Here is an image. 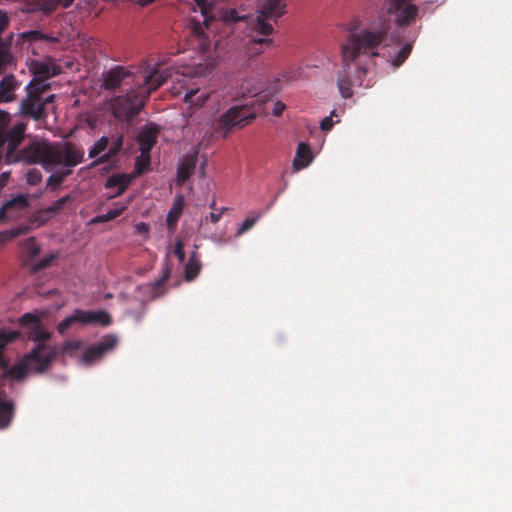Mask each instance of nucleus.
<instances>
[{"label": "nucleus", "mask_w": 512, "mask_h": 512, "mask_svg": "<svg viewBox=\"0 0 512 512\" xmlns=\"http://www.w3.org/2000/svg\"><path fill=\"white\" fill-rule=\"evenodd\" d=\"M85 150L72 142L48 143L34 141L20 151H16L13 161H22L28 164H40L46 170L62 167L72 171L74 167L84 161Z\"/></svg>", "instance_id": "f257e3e1"}, {"label": "nucleus", "mask_w": 512, "mask_h": 512, "mask_svg": "<svg viewBox=\"0 0 512 512\" xmlns=\"http://www.w3.org/2000/svg\"><path fill=\"white\" fill-rule=\"evenodd\" d=\"M14 409V402L8 398L6 391L0 388V428H5L10 424Z\"/></svg>", "instance_id": "6ab92c4d"}, {"label": "nucleus", "mask_w": 512, "mask_h": 512, "mask_svg": "<svg viewBox=\"0 0 512 512\" xmlns=\"http://www.w3.org/2000/svg\"><path fill=\"white\" fill-rule=\"evenodd\" d=\"M28 205L27 197L22 194L7 201L0 208V223L19 218L21 213L27 209Z\"/></svg>", "instance_id": "4468645a"}, {"label": "nucleus", "mask_w": 512, "mask_h": 512, "mask_svg": "<svg viewBox=\"0 0 512 512\" xmlns=\"http://www.w3.org/2000/svg\"><path fill=\"white\" fill-rule=\"evenodd\" d=\"M284 7L281 0H266L261 6L260 15L251 23V31L254 34L246 45L249 56H257L263 52L264 47L272 45V39L266 38L274 31L268 20L274 19L276 22L284 14Z\"/></svg>", "instance_id": "20e7f679"}, {"label": "nucleus", "mask_w": 512, "mask_h": 512, "mask_svg": "<svg viewBox=\"0 0 512 512\" xmlns=\"http://www.w3.org/2000/svg\"><path fill=\"white\" fill-rule=\"evenodd\" d=\"M41 180V173L38 170H33L28 173L27 181L32 185H36Z\"/></svg>", "instance_id": "a18cd8bd"}, {"label": "nucleus", "mask_w": 512, "mask_h": 512, "mask_svg": "<svg viewBox=\"0 0 512 512\" xmlns=\"http://www.w3.org/2000/svg\"><path fill=\"white\" fill-rule=\"evenodd\" d=\"M75 323H79L81 325L99 324L101 326H108L111 324V317L106 311H85L75 309L72 315L66 317L57 325V331L59 334L64 335Z\"/></svg>", "instance_id": "6e6552de"}, {"label": "nucleus", "mask_w": 512, "mask_h": 512, "mask_svg": "<svg viewBox=\"0 0 512 512\" xmlns=\"http://www.w3.org/2000/svg\"><path fill=\"white\" fill-rule=\"evenodd\" d=\"M410 52H411V46L410 45L403 46L398 51V54H397L396 58L393 60V65L394 66H400L406 60V58L408 57Z\"/></svg>", "instance_id": "58836bf2"}, {"label": "nucleus", "mask_w": 512, "mask_h": 512, "mask_svg": "<svg viewBox=\"0 0 512 512\" xmlns=\"http://www.w3.org/2000/svg\"><path fill=\"white\" fill-rule=\"evenodd\" d=\"M20 87L13 74L4 76L0 81V102L8 103L16 99L15 92Z\"/></svg>", "instance_id": "f3484780"}, {"label": "nucleus", "mask_w": 512, "mask_h": 512, "mask_svg": "<svg viewBox=\"0 0 512 512\" xmlns=\"http://www.w3.org/2000/svg\"><path fill=\"white\" fill-rule=\"evenodd\" d=\"M33 74V79L42 84H48L47 80L57 76L62 72V68L56 63L52 57H46L43 60L32 61L29 67Z\"/></svg>", "instance_id": "f8f14e48"}, {"label": "nucleus", "mask_w": 512, "mask_h": 512, "mask_svg": "<svg viewBox=\"0 0 512 512\" xmlns=\"http://www.w3.org/2000/svg\"><path fill=\"white\" fill-rule=\"evenodd\" d=\"M18 337L19 332L17 331L0 330V343L3 344L4 348L7 344L14 342Z\"/></svg>", "instance_id": "e433bc0d"}, {"label": "nucleus", "mask_w": 512, "mask_h": 512, "mask_svg": "<svg viewBox=\"0 0 512 512\" xmlns=\"http://www.w3.org/2000/svg\"><path fill=\"white\" fill-rule=\"evenodd\" d=\"M343 61V68L338 74L337 85L341 95L344 98H350L353 95L352 86L362 84L363 76L367 69L360 63Z\"/></svg>", "instance_id": "9d476101"}, {"label": "nucleus", "mask_w": 512, "mask_h": 512, "mask_svg": "<svg viewBox=\"0 0 512 512\" xmlns=\"http://www.w3.org/2000/svg\"><path fill=\"white\" fill-rule=\"evenodd\" d=\"M4 347H3V344L0 343V366L3 368V369H7L8 368V362L7 360L5 359V356H4Z\"/></svg>", "instance_id": "3c124183"}, {"label": "nucleus", "mask_w": 512, "mask_h": 512, "mask_svg": "<svg viewBox=\"0 0 512 512\" xmlns=\"http://www.w3.org/2000/svg\"><path fill=\"white\" fill-rule=\"evenodd\" d=\"M28 228L27 227H19L16 229H13L9 232V239H12L14 237H17L19 235L27 233Z\"/></svg>", "instance_id": "09e8293b"}, {"label": "nucleus", "mask_w": 512, "mask_h": 512, "mask_svg": "<svg viewBox=\"0 0 512 512\" xmlns=\"http://www.w3.org/2000/svg\"><path fill=\"white\" fill-rule=\"evenodd\" d=\"M261 212H255L252 217L246 218L237 230V236L243 235L250 230L255 223L260 219Z\"/></svg>", "instance_id": "c9c22d12"}, {"label": "nucleus", "mask_w": 512, "mask_h": 512, "mask_svg": "<svg viewBox=\"0 0 512 512\" xmlns=\"http://www.w3.org/2000/svg\"><path fill=\"white\" fill-rule=\"evenodd\" d=\"M73 2L74 0H36L38 9L47 14L52 13L54 10H56L58 6L67 8Z\"/></svg>", "instance_id": "393cba45"}, {"label": "nucleus", "mask_w": 512, "mask_h": 512, "mask_svg": "<svg viewBox=\"0 0 512 512\" xmlns=\"http://www.w3.org/2000/svg\"><path fill=\"white\" fill-rule=\"evenodd\" d=\"M333 116H336L335 114V111L331 112V115L328 116V117H325L321 123H320V128L323 130V131H329L331 130V128L333 127L334 125V122H333Z\"/></svg>", "instance_id": "c03bdc74"}, {"label": "nucleus", "mask_w": 512, "mask_h": 512, "mask_svg": "<svg viewBox=\"0 0 512 512\" xmlns=\"http://www.w3.org/2000/svg\"><path fill=\"white\" fill-rule=\"evenodd\" d=\"M109 145V139L106 136L99 138L89 149V158H96L103 153Z\"/></svg>", "instance_id": "7c9ffc66"}, {"label": "nucleus", "mask_w": 512, "mask_h": 512, "mask_svg": "<svg viewBox=\"0 0 512 512\" xmlns=\"http://www.w3.org/2000/svg\"><path fill=\"white\" fill-rule=\"evenodd\" d=\"M388 27L382 25L377 30L363 29L347 36L345 43L341 45L342 59L346 62L360 63L359 56H377L375 52L384 41Z\"/></svg>", "instance_id": "39448f33"}, {"label": "nucleus", "mask_w": 512, "mask_h": 512, "mask_svg": "<svg viewBox=\"0 0 512 512\" xmlns=\"http://www.w3.org/2000/svg\"><path fill=\"white\" fill-rule=\"evenodd\" d=\"M206 89L192 88L185 93L184 101L195 108L202 107L209 97Z\"/></svg>", "instance_id": "4be33fe9"}, {"label": "nucleus", "mask_w": 512, "mask_h": 512, "mask_svg": "<svg viewBox=\"0 0 512 512\" xmlns=\"http://www.w3.org/2000/svg\"><path fill=\"white\" fill-rule=\"evenodd\" d=\"M123 141L124 137L122 134L118 135L113 143L112 146L109 148V150L104 153L103 155L99 156L96 160H94L91 163V167H96L98 165L107 163L108 161L112 160L115 156L119 154V152L122 150L123 147Z\"/></svg>", "instance_id": "aec40b11"}, {"label": "nucleus", "mask_w": 512, "mask_h": 512, "mask_svg": "<svg viewBox=\"0 0 512 512\" xmlns=\"http://www.w3.org/2000/svg\"><path fill=\"white\" fill-rule=\"evenodd\" d=\"M132 76V73L123 66H114L102 74V87L105 90H115Z\"/></svg>", "instance_id": "2eb2a0df"}, {"label": "nucleus", "mask_w": 512, "mask_h": 512, "mask_svg": "<svg viewBox=\"0 0 512 512\" xmlns=\"http://www.w3.org/2000/svg\"><path fill=\"white\" fill-rule=\"evenodd\" d=\"M410 1L385 0L387 13L395 16L396 24L400 27L411 25L418 15V7Z\"/></svg>", "instance_id": "9b49d317"}, {"label": "nucleus", "mask_w": 512, "mask_h": 512, "mask_svg": "<svg viewBox=\"0 0 512 512\" xmlns=\"http://www.w3.org/2000/svg\"><path fill=\"white\" fill-rule=\"evenodd\" d=\"M137 230L139 232H142V231L147 232L148 231V226L145 223H140V224L137 225Z\"/></svg>", "instance_id": "5fc2aeb1"}, {"label": "nucleus", "mask_w": 512, "mask_h": 512, "mask_svg": "<svg viewBox=\"0 0 512 512\" xmlns=\"http://www.w3.org/2000/svg\"><path fill=\"white\" fill-rule=\"evenodd\" d=\"M50 88V84L31 80L26 86V96L20 102L19 113L34 120H45L48 113L43 107L41 94H45Z\"/></svg>", "instance_id": "423d86ee"}, {"label": "nucleus", "mask_w": 512, "mask_h": 512, "mask_svg": "<svg viewBox=\"0 0 512 512\" xmlns=\"http://www.w3.org/2000/svg\"><path fill=\"white\" fill-rule=\"evenodd\" d=\"M214 207H215V202H213V203L211 204V208H214Z\"/></svg>", "instance_id": "6e6d98bb"}, {"label": "nucleus", "mask_w": 512, "mask_h": 512, "mask_svg": "<svg viewBox=\"0 0 512 512\" xmlns=\"http://www.w3.org/2000/svg\"><path fill=\"white\" fill-rule=\"evenodd\" d=\"M225 210V208H222V210L218 213L216 212H211L209 217H210V220L213 222V223H217L221 217H222V213L223 211Z\"/></svg>", "instance_id": "864d4df0"}, {"label": "nucleus", "mask_w": 512, "mask_h": 512, "mask_svg": "<svg viewBox=\"0 0 512 512\" xmlns=\"http://www.w3.org/2000/svg\"><path fill=\"white\" fill-rule=\"evenodd\" d=\"M72 201L73 198L70 195L63 196L56 200L55 202H53L49 207H47L44 210V213L56 214L60 212L67 203H70Z\"/></svg>", "instance_id": "473e14b6"}, {"label": "nucleus", "mask_w": 512, "mask_h": 512, "mask_svg": "<svg viewBox=\"0 0 512 512\" xmlns=\"http://www.w3.org/2000/svg\"><path fill=\"white\" fill-rule=\"evenodd\" d=\"M135 175L131 174H125V173H118L113 174L106 180L105 188L111 189V188H117V191L115 194H113L111 197H117L124 193L126 188L130 185L132 180L134 179Z\"/></svg>", "instance_id": "a211bd4d"}, {"label": "nucleus", "mask_w": 512, "mask_h": 512, "mask_svg": "<svg viewBox=\"0 0 512 512\" xmlns=\"http://www.w3.org/2000/svg\"><path fill=\"white\" fill-rule=\"evenodd\" d=\"M71 174H72V171H69V170L62 169L60 171H57L48 177L47 185L58 187L64 182L66 177H68Z\"/></svg>", "instance_id": "2f4dec72"}, {"label": "nucleus", "mask_w": 512, "mask_h": 512, "mask_svg": "<svg viewBox=\"0 0 512 512\" xmlns=\"http://www.w3.org/2000/svg\"><path fill=\"white\" fill-rule=\"evenodd\" d=\"M8 122V113H0V161L3 159L6 145L7 162H12L15 152L24 139L27 125L24 122H19L13 127L7 128Z\"/></svg>", "instance_id": "0eeeda50"}, {"label": "nucleus", "mask_w": 512, "mask_h": 512, "mask_svg": "<svg viewBox=\"0 0 512 512\" xmlns=\"http://www.w3.org/2000/svg\"><path fill=\"white\" fill-rule=\"evenodd\" d=\"M21 324L29 328L28 337L36 346L21 362L8 369L7 374L17 380L25 378L29 369L37 373L46 371L57 357L56 348L45 344L51 338V333L44 329L37 315L24 314Z\"/></svg>", "instance_id": "f03ea898"}, {"label": "nucleus", "mask_w": 512, "mask_h": 512, "mask_svg": "<svg viewBox=\"0 0 512 512\" xmlns=\"http://www.w3.org/2000/svg\"><path fill=\"white\" fill-rule=\"evenodd\" d=\"M255 118L254 111L246 106H233L223 113L216 121V130H223L225 134L233 128H242Z\"/></svg>", "instance_id": "1a4fd4ad"}, {"label": "nucleus", "mask_w": 512, "mask_h": 512, "mask_svg": "<svg viewBox=\"0 0 512 512\" xmlns=\"http://www.w3.org/2000/svg\"><path fill=\"white\" fill-rule=\"evenodd\" d=\"M171 274V266L169 262L166 260L163 267H162V275L159 279L154 281L152 283V289L157 292L158 289H160L164 283L168 280Z\"/></svg>", "instance_id": "f704fd0d"}, {"label": "nucleus", "mask_w": 512, "mask_h": 512, "mask_svg": "<svg viewBox=\"0 0 512 512\" xmlns=\"http://www.w3.org/2000/svg\"><path fill=\"white\" fill-rule=\"evenodd\" d=\"M170 76L168 70H153L145 77L144 84L147 87L145 92L132 89L125 95L116 96L110 100L109 107L112 115L120 121L131 122L140 113L145 99L163 85Z\"/></svg>", "instance_id": "7ed1b4c3"}, {"label": "nucleus", "mask_w": 512, "mask_h": 512, "mask_svg": "<svg viewBox=\"0 0 512 512\" xmlns=\"http://www.w3.org/2000/svg\"><path fill=\"white\" fill-rule=\"evenodd\" d=\"M57 255L55 254H50L48 256H45L43 259H41L40 261H38L37 263H34L32 265V271L33 272H38L40 270H43L47 267H49L52 262L56 259Z\"/></svg>", "instance_id": "4c0bfd02"}, {"label": "nucleus", "mask_w": 512, "mask_h": 512, "mask_svg": "<svg viewBox=\"0 0 512 512\" xmlns=\"http://www.w3.org/2000/svg\"><path fill=\"white\" fill-rule=\"evenodd\" d=\"M196 165L194 158L184 160L177 169V182L178 184H184L190 176L193 174Z\"/></svg>", "instance_id": "b1692460"}, {"label": "nucleus", "mask_w": 512, "mask_h": 512, "mask_svg": "<svg viewBox=\"0 0 512 512\" xmlns=\"http://www.w3.org/2000/svg\"><path fill=\"white\" fill-rule=\"evenodd\" d=\"M118 343L117 337L106 335L97 344L89 347L82 356V361L86 365H90L100 360L103 355L112 350Z\"/></svg>", "instance_id": "ddd939ff"}, {"label": "nucleus", "mask_w": 512, "mask_h": 512, "mask_svg": "<svg viewBox=\"0 0 512 512\" xmlns=\"http://www.w3.org/2000/svg\"><path fill=\"white\" fill-rule=\"evenodd\" d=\"M80 347V342L78 341H66L63 344V350L69 351V350H77Z\"/></svg>", "instance_id": "de8ad7c7"}, {"label": "nucleus", "mask_w": 512, "mask_h": 512, "mask_svg": "<svg viewBox=\"0 0 512 512\" xmlns=\"http://www.w3.org/2000/svg\"><path fill=\"white\" fill-rule=\"evenodd\" d=\"M202 269V263L200 261V256L196 250H194L190 257L188 262L185 265L184 269V277L185 280L190 282L193 281L201 272Z\"/></svg>", "instance_id": "412c9836"}, {"label": "nucleus", "mask_w": 512, "mask_h": 512, "mask_svg": "<svg viewBox=\"0 0 512 512\" xmlns=\"http://www.w3.org/2000/svg\"><path fill=\"white\" fill-rule=\"evenodd\" d=\"M8 22V17L0 10V34L6 29Z\"/></svg>", "instance_id": "8fccbe9b"}, {"label": "nucleus", "mask_w": 512, "mask_h": 512, "mask_svg": "<svg viewBox=\"0 0 512 512\" xmlns=\"http://www.w3.org/2000/svg\"><path fill=\"white\" fill-rule=\"evenodd\" d=\"M22 249L24 254L29 258V260H33L41 252V248L36 243L34 238H29L25 240L22 244Z\"/></svg>", "instance_id": "c756f323"}, {"label": "nucleus", "mask_w": 512, "mask_h": 512, "mask_svg": "<svg viewBox=\"0 0 512 512\" xmlns=\"http://www.w3.org/2000/svg\"><path fill=\"white\" fill-rule=\"evenodd\" d=\"M197 8L200 10L204 20L203 23L209 27L210 23L215 19L213 6L208 0H194Z\"/></svg>", "instance_id": "bb28decb"}, {"label": "nucleus", "mask_w": 512, "mask_h": 512, "mask_svg": "<svg viewBox=\"0 0 512 512\" xmlns=\"http://www.w3.org/2000/svg\"><path fill=\"white\" fill-rule=\"evenodd\" d=\"M22 38L29 42L46 41L51 43L58 42V38L52 35L43 33L40 30H30L22 33Z\"/></svg>", "instance_id": "a878e982"}, {"label": "nucleus", "mask_w": 512, "mask_h": 512, "mask_svg": "<svg viewBox=\"0 0 512 512\" xmlns=\"http://www.w3.org/2000/svg\"><path fill=\"white\" fill-rule=\"evenodd\" d=\"M173 252L180 263H183L185 261L184 243L182 242V240L176 241Z\"/></svg>", "instance_id": "37998d69"}, {"label": "nucleus", "mask_w": 512, "mask_h": 512, "mask_svg": "<svg viewBox=\"0 0 512 512\" xmlns=\"http://www.w3.org/2000/svg\"><path fill=\"white\" fill-rule=\"evenodd\" d=\"M10 53L0 43V73L5 69L6 64L10 61Z\"/></svg>", "instance_id": "79ce46f5"}, {"label": "nucleus", "mask_w": 512, "mask_h": 512, "mask_svg": "<svg viewBox=\"0 0 512 512\" xmlns=\"http://www.w3.org/2000/svg\"><path fill=\"white\" fill-rule=\"evenodd\" d=\"M151 163V152L140 150V156L135 160V171L132 175L139 176L148 169Z\"/></svg>", "instance_id": "cd10ccee"}, {"label": "nucleus", "mask_w": 512, "mask_h": 512, "mask_svg": "<svg viewBox=\"0 0 512 512\" xmlns=\"http://www.w3.org/2000/svg\"><path fill=\"white\" fill-rule=\"evenodd\" d=\"M194 33L199 40V46L201 49H206L209 46L208 36L205 35L200 26L194 28Z\"/></svg>", "instance_id": "ea45409f"}, {"label": "nucleus", "mask_w": 512, "mask_h": 512, "mask_svg": "<svg viewBox=\"0 0 512 512\" xmlns=\"http://www.w3.org/2000/svg\"><path fill=\"white\" fill-rule=\"evenodd\" d=\"M159 127L154 123L145 125L137 136V143L139 144V150L150 151L157 143L159 135Z\"/></svg>", "instance_id": "dca6fc26"}, {"label": "nucleus", "mask_w": 512, "mask_h": 512, "mask_svg": "<svg viewBox=\"0 0 512 512\" xmlns=\"http://www.w3.org/2000/svg\"><path fill=\"white\" fill-rule=\"evenodd\" d=\"M183 210V198L181 196L177 197L175 200L172 209L169 211L167 215V225L169 228H172L176 225L181 213Z\"/></svg>", "instance_id": "c85d7f7f"}, {"label": "nucleus", "mask_w": 512, "mask_h": 512, "mask_svg": "<svg viewBox=\"0 0 512 512\" xmlns=\"http://www.w3.org/2000/svg\"><path fill=\"white\" fill-rule=\"evenodd\" d=\"M125 209H126L125 205L117 203V204H115V206L113 208L109 209L106 214L99 216L97 221L104 222V221L113 220V219L117 218L118 216H120L124 212Z\"/></svg>", "instance_id": "72a5a7b5"}, {"label": "nucleus", "mask_w": 512, "mask_h": 512, "mask_svg": "<svg viewBox=\"0 0 512 512\" xmlns=\"http://www.w3.org/2000/svg\"><path fill=\"white\" fill-rule=\"evenodd\" d=\"M221 17L226 23H234L243 19V17L238 16L237 11L234 9L224 11Z\"/></svg>", "instance_id": "a19ab883"}, {"label": "nucleus", "mask_w": 512, "mask_h": 512, "mask_svg": "<svg viewBox=\"0 0 512 512\" xmlns=\"http://www.w3.org/2000/svg\"><path fill=\"white\" fill-rule=\"evenodd\" d=\"M44 94H41V101L43 102V107L46 109V106L53 103L55 100V95L50 94L46 97L43 96Z\"/></svg>", "instance_id": "603ef678"}, {"label": "nucleus", "mask_w": 512, "mask_h": 512, "mask_svg": "<svg viewBox=\"0 0 512 512\" xmlns=\"http://www.w3.org/2000/svg\"><path fill=\"white\" fill-rule=\"evenodd\" d=\"M285 108H286V106L284 103L277 101L273 105L272 114L274 116H280Z\"/></svg>", "instance_id": "49530a36"}, {"label": "nucleus", "mask_w": 512, "mask_h": 512, "mask_svg": "<svg viewBox=\"0 0 512 512\" xmlns=\"http://www.w3.org/2000/svg\"><path fill=\"white\" fill-rule=\"evenodd\" d=\"M312 160L311 149L305 143H299L296 151V156L293 161V167L296 170L307 167Z\"/></svg>", "instance_id": "5701e85b"}]
</instances>
